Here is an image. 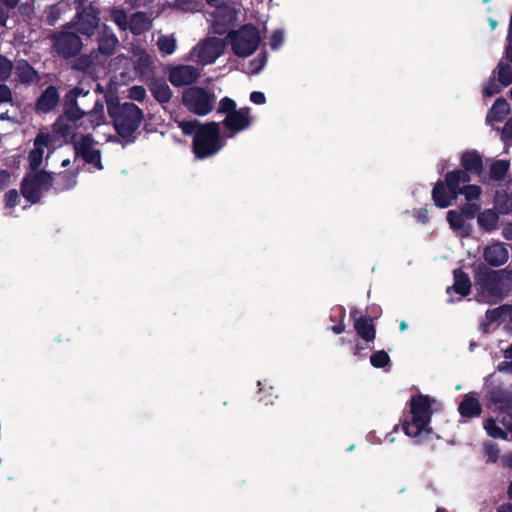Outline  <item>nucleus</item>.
<instances>
[{
    "label": "nucleus",
    "mask_w": 512,
    "mask_h": 512,
    "mask_svg": "<svg viewBox=\"0 0 512 512\" xmlns=\"http://www.w3.org/2000/svg\"><path fill=\"white\" fill-rule=\"evenodd\" d=\"M502 84L496 81L495 76L493 75L483 86V95L485 97H492L498 94L501 91Z\"/></svg>",
    "instance_id": "40"
},
{
    "label": "nucleus",
    "mask_w": 512,
    "mask_h": 512,
    "mask_svg": "<svg viewBox=\"0 0 512 512\" xmlns=\"http://www.w3.org/2000/svg\"><path fill=\"white\" fill-rule=\"evenodd\" d=\"M14 69V65L7 57L0 55V81L7 80Z\"/></svg>",
    "instance_id": "39"
},
{
    "label": "nucleus",
    "mask_w": 512,
    "mask_h": 512,
    "mask_svg": "<svg viewBox=\"0 0 512 512\" xmlns=\"http://www.w3.org/2000/svg\"><path fill=\"white\" fill-rule=\"evenodd\" d=\"M54 136L41 131L34 140L33 149L29 154V164L33 171L42 165L44 157H47L54 149Z\"/></svg>",
    "instance_id": "13"
},
{
    "label": "nucleus",
    "mask_w": 512,
    "mask_h": 512,
    "mask_svg": "<svg viewBox=\"0 0 512 512\" xmlns=\"http://www.w3.org/2000/svg\"><path fill=\"white\" fill-rule=\"evenodd\" d=\"M480 206L475 203H469L464 205L461 210L465 218H474L480 211Z\"/></svg>",
    "instance_id": "45"
},
{
    "label": "nucleus",
    "mask_w": 512,
    "mask_h": 512,
    "mask_svg": "<svg viewBox=\"0 0 512 512\" xmlns=\"http://www.w3.org/2000/svg\"><path fill=\"white\" fill-rule=\"evenodd\" d=\"M217 112L225 116L222 124L226 129L227 138L247 130L254 120L250 108L237 109L235 101L228 97L220 100Z\"/></svg>",
    "instance_id": "5"
},
{
    "label": "nucleus",
    "mask_w": 512,
    "mask_h": 512,
    "mask_svg": "<svg viewBox=\"0 0 512 512\" xmlns=\"http://www.w3.org/2000/svg\"><path fill=\"white\" fill-rule=\"evenodd\" d=\"M18 193L16 190H10L5 194V206L6 208H12L17 204Z\"/></svg>",
    "instance_id": "51"
},
{
    "label": "nucleus",
    "mask_w": 512,
    "mask_h": 512,
    "mask_svg": "<svg viewBox=\"0 0 512 512\" xmlns=\"http://www.w3.org/2000/svg\"><path fill=\"white\" fill-rule=\"evenodd\" d=\"M509 169V162L505 160L495 161L490 168V178L493 180L504 179Z\"/></svg>",
    "instance_id": "35"
},
{
    "label": "nucleus",
    "mask_w": 512,
    "mask_h": 512,
    "mask_svg": "<svg viewBox=\"0 0 512 512\" xmlns=\"http://www.w3.org/2000/svg\"><path fill=\"white\" fill-rule=\"evenodd\" d=\"M481 406L478 399L473 394L465 396L459 405V412L462 416L473 417L480 414Z\"/></svg>",
    "instance_id": "26"
},
{
    "label": "nucleus",
    "mask_w": 512,
    "mask_h": 512,
    "mask_svg": "<svg viewBox=\"0 0 512 512\" xmlns=\"http://www.w3.org/2000/svg\"><path fill=\"white\" fill-rule=\"evenodd\" d=\"M226 9L225 8H218L215 11V24H214V30L216 33H222V29L219 27L220 24H226L228 22H231V17L228 20L222 19V16L224 15Z\"/></svg>",
    "instance_id": "46"
},
{
    "label": "nucleus",
    "mask_w": 512,
    "mask_h": 512,
    "mask_svg": "<svg viewBox=\"0 0 512 512\" xmlns=\"http://www.w3.org/2000/svg\"><path fill=\"white\" fill-rule=\"evenodd\" d=\"M357 334L366 342H372L375 338V328L371 319L359 318L354 322Z\"/></svg>",
    "instance_id": "24"
},
{
    "label": "nucleus",
    "mask_w": 512,
    "mask_h": 512,
    "mask_svg": "<svg viewBox=\"0 0 512 512\" xmlns=\"http://www.w3.org/2000/svg\"><path fill=\"white\" fill-rule=\"evenodd\" d=\"M506 55L512 61V44L507 48Z\"/></svg>",
    "instance_id": "64"
},
{
    "label": "nucleus",
    "mask_w": 512,
    "mask_h": 512,
    "mask_svg": "<svg viewBox=\"0 0 512 512\" xmlns=\"http://www.w3.org/2000/svg\"><path fill=\"white\" fill-rule=\"evenodd\" d=\"M52 185L51 176L45 171H32L22 183V194L30 202L36 203Z\"/></svg>",
    "instance_id": "10"
},
{
    "label": "nucleus",
    "mask_w": 512,
    "mask_h": 512,
    "mask_svg": "<svg viewBox=\"0 0 512 512\" xmlns=\"http://www.w3.org/2000/svg\"><path fill=\"white\" fill-rule=\"evenodd\" d=\"M457 190V197L459 195H463L468 202L478 200L482 194V189L480 186L469 184V182L464 184H457Z\"/></svg>",
    "instance_id": "30"
},
{
    "label": "nucleus",
    "mask_w": 512,
    "mask_h": 512,
    "mask_svg": "<svg viewBox=\"0 0 512 512\" xmlns=\"http://www.w3.org/2000/svg\"><path fill=\"white\" fill-rule=\"evenodd\" d=\"M227 41L236 56L248 57L257 50L260 34L253 25H244L238 30L230 31Z\"/></svg>",
    "instance_id": "8"
},
{
    "label": "nucleus",
    "mask_w": 512,
    "mask_h": 512,
    "mask_svg": "<svg viewBox=\"0 0 512 512\" xmlns=\"http://www.w3.org/2000/svg\"><path fill=\"white\" fill-rule=\"evenodd\" d=\"M118 44V39L106 25H103L99 38V50L104 54H112Z\"/></svg>",
    "instance_id": "23"
},
{
    "label": "nucleus",
    "mask_w": 512,
    "mask_h": 512,
    "mask_svg": "<svg viewBox=\"0 0 512 512\" xmlns=\"http://www.w3.org/2000/svg\"><path fill=\"white\" fill-rule=\"evenodd\" d=\"M502 235L504 238L512 240V222H509L504 226Z\"/></svg>",
    "instance_id": "56"
},
{
    "label": "nucleus",
    "mask_w": 512,
    "mask_h": 512,
    "mask_svg": "<svg viewBox=\"0 0 512 512\" xmlns=\"http://www.w3.org/2000/svg\"><path fill=\"white\" fill-rule=\"evenodd\" d=\"M15 71L19 81L23 83H30L36 79L34 69L26 61L18 62Z\"/></svg>",
    "instance_id": "31"
},
{
    "label": "nucleus",
    "mask_w": 512,
    "mask_h": 512,
    "mask_svg": "<svg viewBox=\"0 0 512 512\" xmlns=\"http://www.w3.org/2000/svg\"><path fill=\"white\" fill-rule=\"evenodd\" d=\"M151 27V19L142 12L135 13L129 22V28L134 34H141Z\"/></svg>",
    "instance_id": "27"
},
{
    "label": "nucleus",
    "mask_w": 512,
    "mask_h": 512,
    "mask_svg": "<svg viewBox=\"0 0 512 512\" xmlns=\"http://www.w3.org/2000/svg\"><path fill=\"white\" fill-rule=\"evenodd\" d=\"M510 107L504 98H499L495 101L492 108L489 110L486 120L489 124L493 122H500L508 115Z\"/></svg>",
    "instance_id": "22"
},
{
    "label": "nucleus",
    "mask_w": 512,
    "mask_h": 512,
    "mask_svg": "<svg viewBox=\"0 0 512 512\" xmlns=\"http://www.w3.org/2000/svg\"><path fill=\"white\" fill-rule=\"evenodd\" d=\"M370 362L376 368H383L389 364L390 358L385 351L381 350L371 355Z\"/></svg>",
    "instance_id": "41"
},
{
    "label": "nucleus",
    "mask_w": 512,
    "mask_h": 512,
    "mask_svg": "<svg viewBox=\"0 0 512 512\" xmlns=\"http://www.w3.org/2000/svg\"><path fill=\"white\" fill-rule=\"evenodd\" d=\"M179 127L183 133L194 135L193 149L198 158L216 154L225 144V135L220 134V123L200 124L197 121H181Z\"/></svg>",
    "instance_id": "2"
},
{
    "label": "nucleus",
    "mask_w": 512,
    "mask_h": 512,
    "mask_svg": "<svg viewBox=\"0 0 512 512\" xmlns=\"http://www.w3.org/2000/svg\"><path fill=\"white\" fill-rule=\"evenodd\" d=\"M176 7L182 11L189 12L197 9V0H176Z\"/></svg>",
    "instance_id": "47"
},
{
    "label": "nucleus",
    "mask_w": 512,
    "mask_h": 512,
    "mask_svg": "<svg viewBox=\"0 0 512 512\" xmlns=\"http://www.w3.org/2000/svg\"><path fill=\"white\" fill-rule=\"evenodd\" d=\"M430 418V399L422 395L412 398L409 419L405 420L403 424L406 435L421 441L425 435L431 432Z\"/></svg>",
    "instance_id": "4"
},
{
    "label": "nucleus",
    "mask_w": 512,
    "mask_h": 512,
    "mask_svg": "<svg viewBox=\"0 0 512 512\" xmlns=\"http://www.w3.org/2000/svg\"><path fill=\"white\" fill-rule=\"evenodd\" d=\"M494 207L499 214H508L512 211V198L507 193L497 192Z\"/></svg>",
    "instance_id": "32"
},
{
    "label": "nucleus",
    "mask_w": 512,
    "mask_h": 512,
    "mask_svg": "<svg viewBox=\"0 0 512 512\" xmlns=\"http://www.w3.org/2000/svg\"><path fill=\"white\" fill-rule=\"evenodd\" d=\"M470 176L461 170H453L445 175L443 181H438L432 190V199L436 206L447 208L457 198V184L470 182Z\"/></svg>",
    "instance_id": "6"
},
{
    "label": "nucleus",
    "mask_w": 512,
    "mask_h": 512,
    "mask_svg": "<svg viewBox=\"0 0 512 512\" xmlns=\"http://www.w3.org/2000/svg\"><path fill=\"white\" fill-rule=\"evenodd\" d=\"M77 183L76 174H62L55 182V189L64 191L73 188Z\"/></svg>",
    "instance_id": "36"
},
{
    "label": "nucleus",
    "mask_w": 512,
    "mask_h": 512,
    "mask_svg": "<svg viewBox=\"0 0 512 512\" xmlns=\"http://www.w3.org/2000/svg\"><path fill=\"white\" fill-rule=\"evenodd\" d=\"M284 42V32L281 30L275 31L270 37V46L272 49H278Z\"/></svg>",
    "instance_id": "48"
},
{
    "label": "nucleus",
    "mask_w": 512,
    "mask_h": 512,
    "mask_svg": "<svg viewBox=\"0 0 512 512\" xmlns=\"http://www.w3.org/2000/svg\"><path fill=\"white\" fill-rule=\"evenodd\" d=\"M266 64V56L265 55H258L256 58H254L248 66L247 71L251 74H256L260 72L263 67Z\"/></svg>",
    "instance_id": "42"
},
{
    "label": "nucleus",
    "mask_w": 512,
    "mask_h": 512,
    "mask_svg": "<svg viewBox=\"0 0 512 512\" xmlns=\"http://www.w3.org/2000/svg\"><path fill=\"white\" fill-rule=\"evenodd\" d=\"M461 164L464 168V172L468 175L469 173H480L482 170V160L476 152H465L461 157Z\"/></svg>",
    "instance_id": "25"
},
{
    "label": "nucleus",
    "mask_w": 512,
    "mask_h": 512,
    "mask_svg": "<svg viewBox=\"0 0 512 512\" xmlns=\"http://www.w3.org/2000/svg\"><path fill=\"white\" fill-rule=\"evenodd\" d=\"M13 104V93L9 86L0 84V105Z\"/></svg>",
    "instance_id": "44"
},
{
    "label": "nucleus",
    "mask_w": 512,
    "mask_h": 512,
    "mask_svg": "<svg viewBox=\"0 0 512 512\" xmlns=\"http://www.w3.org/2000/svg\"><path fill=\"white\" fill-rule=\"evenodd\" d=\"M493 74L494 76L497 75L502 86H508L512 83V68L506 63L500 62Z\"/></svg>",
    "instance_id": "33"
},
{
    "label": "nucleus",
    "mask_w": 512,
    "mask_h": 512,
    "mask_svg": "<svg viewBox=\"0 0 512 512\" xmlns=\"http://www.w3.org/2000/svg\"><path fill=\"white\" fill-rule=\"evenodd\" d=\"M198 77V69L190 65H178L169 68V80L174 86L189 85Z\"/></svg>",
    "instance_id": "15"
},
{
    "label": "nucleus",
    "mask_w": 512,
    "mask_h": 512,
    "mask_svg": "<svg viewBox=\"0 0 512 512\" xmlns=\"http://www.w3.org/2000/svg\"><path fill=\"white\" fill-rule=\"evenodd\" d=\"M501 318H509V306H501L486 313V320L489 323H493Z\"/></svg>",
    "instance_id": "38"
},
{
    "label": "nucleus",
    "mask_w": 512,
    "mask_h": 512,
    "mask_svg": "<svg viewBox=\"0 0 512 512\" xmlns=\"http://www.w3.org/2000/svg\"><path fill=\"white\" fill-rule=\"evenodd\" d=\"M132 60L136 69L142 74L146 73L152 64L150 55L139 48L133 51Z\"/></svg>",
    "instance_id": "29"
},
{
    "label": "nucleus",
    "mask_w": 512,
    "mask_h": 512,
    "mask_svg": "<svg viewBox=\"0 0 512 512\" xmlns=\"http://www.w3.org/2000/svg\"><path fill=\"white\" fill-rule=\"evenodd\" d=\"M157 46L160 52L170 55L176 49V40L173 35H161L157 40Z\"/></svg>",
    "instance_id": "34"
},
{
    "label": "nucleus",
    "mask_w": 512,
    "mask_h": 512,
    "mask_svg": "<svg viewBox=\"0 0 512 512\" xmlns=\"http://www.w3.org/2000/svg\"><path fill=\"white\" fill-rule=\"evenodd\" d=\"M224 51V43L218 38H208L198 43L189 53L188 60L201 65L213 63Z\"/></svg>",
    "instance_id": "11"
},
{
    "label": "nucleus",
    "mask_w": 512,
    "mask_h": 512,
    "mask_svg": "<svg viewBox=\"0 0 512 512\" xmlns=\"http://www.w3.org/2000/svg\"><path fill=\"white\" fill-rule=\"evenodd\" d=\"M73 141L77 154L81 155L85 162L98 170L103 168L100 151L95 147V142L90 135L74 134Z\"/></svg>",
    "instance_id": "12"
},
{
    "label": "nucleus",
    "mask_w": 512,
    "mask_h": 512,
    "mask_svg": "<svg viewBox=\"0 0 512 512\" xmlns=\"http://www.w3.org/2000/svg\"><path fill=\"white\" fill-rule=\"evenodd\" d=\"M184 105L193 113L207 115L215 105V95L200 87H191L183 93Z\"/></svg>",
    "instance_id": "9"
},
{
    "label": "nucleus",
    "mask_w": 512,
    "mask_h": 512,
    "mask_svg": "<svg viewBox=\"0 0 512 512\" xmlns=\"http://www.w3.org/2000/svg\"><path fill=\"white\" fill-rule=\"evenodd\" d=\"M447 221L450 228L461 237H467L470 234V229L466 225L463 213L458 210H450L447 213Z\"/></svg>",
    "instance_id": "20"
},
{
    "label": "nucleus",
    "mask_w": 512,
    "mask_h": 512,
    "mask_svg": "<svg viewBox=\"0 0 512 512\" xmlns=\"http://www.w3.org/2000/svg\"><path fill=\"white\" fill-rule=\"evenodd\" d=\"M250 100L258 105L264 104L266 101L265 95L262 92H252L250 95Z\"/></svg>",
    "instance_id": "54"
},
{
    "label": "nucleus",
    "mask_w": 512,
    "mask_h": 512,
    "mask_svg": "<svg viewBox=\"0 0 512 512\" xmlns=\"http://www.w3.org/2000/svg\"><path fill=\"white\" fill-rule=\"evenodd\" d=\"M9 10L4 4L0 5V24L2 26L6 25V22L9 17Z\"/></svg>",
    "instance_id": "55"
},
{
    "label": "nucleus",
    "mask_w": 512,
    "mask_h": 512,
    "mask_svg": "<svg viewBox=\"0 0 512 512\" xmlns=\"http://www.w3.org/2000/svg\"><path fill=\"white\" fill-rule=\"evenodd\" d=\"M497 512H512V506L511 505H503L498 509Z\"/></svg>",
    "instance_id": "62"
},
{
    "label": "nucleus",
    "mask_w": 512,
    "mask_h": 512,
    "mask_svg": "<svg viewBox=\"0 0 512 512\" xmlns=\"http://www.w3.org/2000/svg\"><path fill=\"white\" fill-rule=\"evenodd\" d=\"M503 461L507 466L512 467V452L505 455Z\"/></svg>",
    "instance_id": "60"
},
{
    "label": "nucleus",
    "mask_w": 512,
    "mask_h": 512,
    "mask_svg": "<svg viewBox=\"0 0 512 512\" xmlns=\"http://www.w3.org/2000/svg\"><path fill=\"white\" fill-rule=\"evenodd\" d=\"M487 433L493 438L506 439L507 433L497 425V421L494 419H488L484 425Z\"/></svg>",
    "instance_id": "37"
},
{
    "label": "nucleus",
    "mask_w": 512,
    "mask_h": 512,
    "mask_svg": "<svg viewBox=\"0 0 512 512\" xmlns=\"http://www.w3.org/2000/svg\"><path fill=\"white\" fill-rule=\"evenodd\" d=\"M504 356L506 358H512V343L511 346L505 350Z\"/></svg>",
    "instance_id": "63"
},
{
    "label": "nucleus",
    "mask_w": 512,
    "mask_h": 512,
    "mask_svg": "<svg viewBox=\"0 0 512 512\" xmlns=\"http://www.w3.org/2000/svg\"><path fill=\"white\" fill-rule=\"evenodd\" d=\"M150 90L154 97L161 103L168 102L172 95L170 87L162 80H154L151 83Z\"/></svg>",
    "instance_id": "28"
},
{
    "label": "nucleus",
    "mask_w": 512,
    "mask_h": 512,
    "mask_svg": "<svg viewBox=\"0 0 512 512\" xmlns=\"http://www.w3.org/2000/svg\"><path fill=\"white\" fill-rule=\"evenodd\" d=\"M18 2H19V0H3V4L8 9H13L18 4Z\"/></svg>",
    "instance_id": "57"
},
{
    "label": "nucleus",
    "mask_w": 512,
    "mask_h": 512,
    "mask_svg": "<svg viewBox=\"0 0 512 512\" xmlns=\"http://www.w3.org/2000/svg\"><path fill=\"white\" fill-rule=\"evenodd\" d=\"M471 282L467 274L461 270L454 271V284L452 287H448L447 293H457L460 297L466 296L470 293Z\"/></svg>",
    "instance_id": "21"
},
{
    "label": "nucleus",
    "mask_w": 512,
    "mask_h": 512,
    "mask_svg": "<svg viewBox=\"0 0 512 512\" xmlns=\"http://www.w3.org/2000/svg\"><path fill=\"white\" fill-rule=\"evenodd\" d=\"M485 452L487 454L488 460L491 462H495L498 458L499 451L492 444H485Z\"/></svg>",
    "instance_id": "52"
},
{
    "label": "nucleus",
    "mask_w": 512,
    "mask_h": 512,
    "mask_svg": "<svg viewBox=\"0 0 512 512\" xmlns=\"http://www.w3.org/2000/svg\"><path fill=\"white\" fill-rule=\"evenodd\" d=\"M484 260L491 266H502L509 259V252L501 242H493L486 246L483 251Z\"/></svg>",
    "instance_id": "16"
},
{
    "label": "nucleus",
    "mask_w": 512,
    "mask_h": 512,
    "mask_svg": "<svg viewBox=\"0 0 512 512\" xmlns=\"http://www.w3.org/2000/svg\"><path fill=\"white\" fill-rule=\"evenodd\" d=\"M82 47L80 38L73 32L63 31L54 37V48L62 57L76 55Z\"/></svg>",
    "instance_id": "14"
},
{
    "label": "nucleus",
    "mask_w": 512,
    "mask_h": 512,
    "mask_svg": "<svg viewBox=\"0 0 512 512\" xmlns=\"http://www.w3.org/2000/svg\"><path fill=\"white\" fill-rule=\"evenodd\" d=\"M505 280H512V271L502 269L494 271L485 265H479L475 270L474 282L479 301L495 303L506 294Z\"/></svg>",
    "instance_id": "3"
},
{
    "label": "nucleus",
    "mask_w": 512,
    "mask_h": 512,
    "mask_svg": "<svg viewBox=\"0 0 512 512\" xmlns=\"http://www.w3.org/2000/svg\"><path fill=\"white\" fill-rule=\"evenodd\" d=\"M510 365L511 362H502L498 365V370L510 372Z\"/></svg>",
    "instance_id": "58"
},
{
    "label": "nucleus",
    "mask_w": 512,
    "mask_h": 512,
    "mask_svg": "<svg viewBox=\"0 0 512 512\" xmlns=\"http://www.w3.org/2000/svg\"><path fill=\"white\" fill-rule=\"evenodd\" d=\"M502 138L505 141H512V118L505 124L502 131Z\"/></svg>",
    "instance_id": "53"
},
{
    "label": "nucleus",
    "mask_w": 512,
    "mask_h": 512,
    "mask_svg": "<svg viewBox=\"0 0 512 512\" xmlns=\"http://www.w3.org/2000/svg\"><path fill=\"white\" fill-rule=\"evenodd\" d=\"M344 329H345V326L342 323L332 327V331L336 334L342 333L344 331Z\"/></svg>",
    "instance_id": "59"
},
{
    "label": "nucleus",
    "mask_w": 512,
    "mask_h": 512,
    "mask_svg": "<svg viewBox=\"0 0 512 512\" xmlns=\"http://www.w3.org/2000/svg\"><path fill=\"white\" fill-rule=\"evenodd\" d=\"M111 19L119 26L121 29H126L128 27V23L126 20V14L123 10L114 9L111 11Z\"/></svg>",
    "instance_id": "43"
},
{
    "label": "nucleus",
    "mask_w": 512,
    "mask_h": 512,
    "mask_svg": "<svg viewBox=\"0 0 512 512\" xmlns=\"http://www.w3.org/2000/svg\"><path fill=\"white\" fill-rule=\"evenodd\" d=\"M98 11L92 6L78 13L77 29L85 35H92L99 25Z\"/></svg>",
    "instance_id": "17"
},
{
    "label": "nucleus",
    "mask_w": 512,
    "mask_h": 512,
    "mask_svg": "<svg viewBox=\"0 0 512 512\" xmlns=\"http://www.w3.org/2000/svg\"><path fill=\"white\" fill-rule=\"evenodd\" d=\"M109 113L114 119V126L123 138H129L139 127L142 111L133 103H124L118 107L110 106Z\"/></svg>",
    "instance_id": "7"
},
{
    "label": "nucleus",
    "mask_w": 512,
    "mask_h": 512,
    "mask_svg": "<svg viewBox=\"0 0 512 512\" xmlns=\"http://www.w3.org/2000/svg\"><path fill=\"white\" fill-rule=\"evenodd\" d=\"M428 215V211L426 209H422L418 212V218L423 222L426 221Z\"/></svg>",
    "instance_id": "61"
},
{
    "label": "nucleus",
    "mask_w": 512,
    "mask_h": 512,
    "mask_svg": "<svg viewBox=\"0 0 512 512\" xmlns=\"http://www.w3.org/2000/svg\"><path fill=\"white\" fill-rule=\"evenodd\" d=\"M59 102V93L54 86H49L39 97L36 109L39 112H49L56 107Z\"/></svg>",
    "instance_id": "19"
},
{
    "label": "nucleus",
    "mask_w": 512,
    "mask_h": 512,
    "mask_svg": "<svg viewBox=\"0 0 512 512\" xmlns=\"http://www.w3.org/2000/svg\"><path fill=\"white\" fill-rule=\"evenodd\" d=\"M13 181L14 178L9 172L0 170V192L8 187Z\"/></svg>",
    "instance_id": "50"
},
{
    "label": "nucleus",
    "mask_w": 512,
    "mask_h": 512,
    "mask_svg": "<svg viewBox=\"0 0 512 512\" xmlns=\"http://www.w3.org/2000/svg\"><path fill=\"white\" fill-rule=\"evenodd\" d=\"M89 91L83 88L75 87L68 91L64 98V117H60L53 125L55 133L63 137L70 136V127L66 124V119L74 122L81 121L79 126H83L85 130L95 129L105 124L104 105L100 101H95L91 111L85 113L80 107L78 99L87 97Z\"/></svg>",
    "instance_id": "1"
},
{
    "label": "nucleus",
    "mask_w": 512,
    "mask_h": 512,
    "mask_svg": "<svg viewBox=\"0 0 512 512\" xmlns=\"http://www.w3.org/2000/svg\"><path fill=\"white\" fill-rule=\"evenodd\" d=\"M477 224L481 230L493 232L499 227V213L493 208L484 209L477 214Z\"/></svg>",
    "instance_id": "18"
},
{
    "label": "nucleus",
    "mask_w": 512,
    "mask_h": 512,
    "mask_svg": "<svg viewBox=\"0 0 512 512\" xmlns=\"http://www.w3.org/2000/svg\"><path fill=\"white\" fill-rule=\"evenodd\" d=\"M146 91L142 86H133L129 90V97L131 99L141 101L145 98Z\"/></svg>",
    "instance_id": "49"
}]
</instances>
